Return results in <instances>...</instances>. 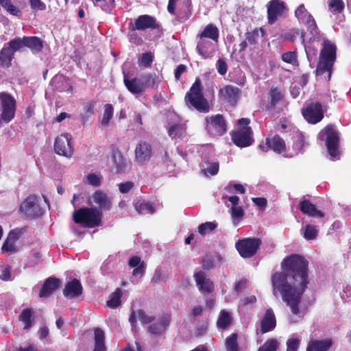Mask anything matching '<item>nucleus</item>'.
Here are the masks:
<instances>
[{
	"label": "nucleus",
	"mask_w": 351,
	"mask_h": 351,
	"mask_svg": "<svg viewBox=\"0 0 351 351\" xmlns=\"http://www.w3.org/2000/svg\"><path fill=\"white\" fill-rule=\"evenodd\" d=\"M171 320V315L169 313L165 314L162 316H161L158 323L161 326V327L163 328L164 330H166L167 327L169 325Z\"/></svg>",
	"instance_id": "obj_59"
},
{
	"label": "nucleus",
	"mask_w": 351,
	"mask_h": 351,
	"mask_svg": "<svg viewBox=\"0 0 351 351\" xmlns=\"http://www.w3.org/2000/svg\"><path fill=\"white\" fill-rule=\"evenodd\" d=\"M327 106H323L319 101L311 102L302 108V114L304 119L310 124H316L324 117V112Z\"/></svg>",
	"instance_id": "obj_7"
},
{
	"label": "nucleus",
	"mask_w": 351,
	"mask_h": 351,
	"mask_svg": "<svg viewBox=\"0 0 351 351\" xmlns=\"http://www.w3.org/2000/svg\"><path fill=\"white\" fill-rule=\"evenodd\" d=\"M24 232L25 228L13 230L9 232L7 239L15 243Z\"/></svg>",
	"instance_id": "obj_57"
},
{
	"label": "nucleus",
	"mask_w": 351,
	"mask_h": 351,
	"mask_svg": "<svg viewBox=\"0 0 351 351\" xmlns=\"http://www.w3.org/2000/svg\"><path fill=\"white\" fill-rule=\"evenodd\" d=\"M152 155V146L145 141H141L135 149V160L138 163L143 164L148 161Z\"/></svg>",
	"instance_id": "obj_19"
},
{
	"label": "nucleus",
	"mask_w": 351,
	"mask_h": 351,
	"mask_svg": "<svg viewBox=\"0 0 351 351\" xmlns=\"http://www.w3.org/2000/svg\"><path fill=\"white\" fill-rule=\"evenodd\" d=\"M288 8L282 0H271L267 4V23L273 25L278 18L286 15Z\"/></svg>",
	"instance_id": "obj_11"
},
{
	"label": "nucleus",
	"mask_w": 351,
	"mask_h": 351,
	"mask_svg": "<svg viewBox=\"0 0 351 351\" xmlns=\"http://www.w3.org/2000/svg\"><path fill=\"white\" fill-rule=\"evenodd\" d=\"M61 286L60 280L56 277L47 278L39 292L40 298H48Z\"/></svg>",
	"instance_id": "obj_23"
},
{
	"label": "nucleus",
	"mask_w": 351,
	"mask_h": 351,
	"mask_svg": "<svg viewBox=\"0 0 351 351\" xmlns=\"http://www.w3.org/2000/svg\"><path fill=\"white\" fill-rule=\"evenodd\" d=\"M217 226V223L215 221H207L201 223L198 226V233L202 236H204L206 234L211 233Z\"/></svg>",
	"instance_id": "obj_45"
},
{
	"label": "nucleus",
	"mask_w": 351,
	"mask_h": 351,
	"mask_svg": "<svg viewBox=\"0 0 351 351\" xmlns=\"http://www.w3.org/2000/svg\"><path fill=\"white\" fill-rule=\"evenodd\" d=\"M152 61H153V56L152 55L151 53L147 52V53H143L142 54L141 58V62L144 66H145V67L150 66Z\"/></svg>",
	"instance_id": "obj_60"
},
{
	"label": "nucleus",
	"mask_w": 351,
	"mask_h": 351,
	"mask_svg": "<svg viewBox=\"0 0 351 351\" xmlns=\"http://www.w3.org/2000/svg\"><path fill=\"white\" fill-rule=\"evenodd\" d=\"M96 101L94 100L88 101L83 108V112L80 114L82 123L84 125L90 117L95 114Z\"/></svg>",
	"instance_id": "obj_34"
},
{
	"label": "nucleus",
	"mask_w": 351,
	"mask_h": 351,
	"mask_svg": "<svg viewBox=\"0 0 351 351\" xmlns=\"http://www.w3.org/2000/svg\"><path fill=\"white\" fill-rule=\"evenodd\" d=\"M123 83L127 89L133 95L143 93L148 87H154L156 84V74L149 73L141 77L129 79L126 75L123 77Z\"/></svg>",
	"instance_id": "obj_4"
},
{
	"label": "nucleus",
	"mask_w": 351,
	"mask_h": 351,
	"mask_svg": "<svg viewBox=\"0 0 351 351\" xmlns=\"http://www.w3.org/2000/svg\"><path fill=\"white\" fill-rule=\"evenodd\" d=\"M304 23L306 25L307 30L311 35L310 40L313 42L315 40H319L320 36L319 29L313 17H311Z\"/></svg>",
	"instance_id": "obj_37"
},
{
	"label": "nucleus",
	"mask_w": 351,
	"mask_h": 351,
	"mask_svg": "<svg viewBox=\"0 0 351 351\" xmlns=\"http://www.w3.org/2000/svg\"><path fill=\"white\" fill-rule=\"evenodd\" d=\"M197 37L198 38L210 39L215 43H217L219 37V29L214 24L209 23L197 35Z\"/></svg>",
	"instance_id": "obj_29"
},
{
	"label": "nucleus",
	"mask_w": 351,
	"mask_h": 351,
	"mask_svg": "<svg viewBox=\"0 0 351 351\" xmlns=\"http://www.w3.org/2000/svg\"><path fill=\"white\" fill-rule=\"evenodd\" d=\"M225 346L227 351H239L238 335L232 333L228 336L226 339Z\"/></svg>",
	"instance_id": "obj_42"
},
{
	"label": "nucleus",
	"mask_w": 351,
	"mask_h": 351,
	"mask_svg": "<svg viewBox=\"0 0 351 351\" xmlns=\"http://www.w3.org/2000/svg\"><path fill=\"white\" fill-rule=\"evenodd\" d=\"M215 265V261L211 255H206L202 261V267L204 270L213 269Z\"/></svg>",
	"instance_id": "obj_54"
},
{
	"label": "nucleus",
	"mask_w": 351,
	"mask_h": 351,
	"mask_svg": "<svg viewBox=\"0 0 351 351\" xmlns=\"http://www.w3.org/2000/svg\"><path fill=\"white\" fill-rule=\"evenodd\" d=\"M326 136V145L330 156L332 158L339 156V134L332 124H328L322 130Z\"/></svg>",
	"instance_id": "obj_8"
},
{
	"label": "nucleus",
	"mask_w": 351,
	"mask_h": 351,
	"mask_svg": "<svg viewBox=\"0 0 351 351\" xmlns=\"http://www.w3.org/2000/svg\"><path fill=\"white\" fill-rule=\"evenodd\" d=\"M148 331L154 335H160L165 330L161 327V326H160V324L158 322H156L149 325V326L148 327Z\"/></svg>",
	"instance_id": "obj_61"
},
{
	"label": "nucleus",
	"mask_w": 351,
	"mask_h": 351,
	"mask_svg": "<svg viewBox=\"0 0 351 351\" xmlns=\"http://www.w3.org/2000/svg\"><path fill=\"white\" fill-rule=\"evenodd\" d=\"M104 332L100 328L94 330V348L93 351H106Z\"/></svg>",
	"instance_id": "obj_33"
},
{
	"label": "nucleus",
	"mask_w": 351,
	"mask_h": 351,
	"mask_svg": "<svg viewBox=\"0 0 351 351\" xmlns=\"http://www.w3.org/2000/svg\"><path fill=\"white\" fill-rule=\"evenodd\" d=\"M101 218V211L94 208L82 207L73 213V219L75 223L90 228L99 226Z\"/></svg>",
	"instance_id": "obj_3"
},
{
	"label": "nucleus",
	"mask_w": 351,
	"mask_h": 351,
	"mask_svg": "<svg viewBox=\"0 0 351 351\" xmlns=\"http://www.w3.org/2000/svg\"><path fill=\"white\" fill-rule=\"evenodd\" d=\"M332 339L312 340L308 342L306 346V351H328L332 347Z\"/></svg>",
	"instance_id": "obj_30"
},
{
	"label": "nucleus",
	"mask_w": 351,
	"mask_h": 351,
	"mask_svg": "<svg viewBox=\"0 0 351 351\" xmlns=\"http://www.w3.org/2000/svg\"><path fill=\"white\" fill-rule=\"evenodd\" d=\"M336 50L335 45L326 38L323 41V47L320 51L319 58L335 63Z\"/></svg>",
	"instance_id": "obj_27"
},
{
	"label": "nucleus",
	"mask_w": 351,
	"mask_h": 351,
	"mask_svg": "<svg viewBox=\"0 0 351 351\" xmlns=\"http://www.w3.org/2000/svg\"><path fill=\"white\" fill-rule=\"evenodd\" d=\"M186 125L184 123H177L171 125L168 129V134L171 138H181L186 134Z\"/></svg>",
	"instance_id": "obj_32"
},
{
	"label": "nucleus",
	"mask_w": 351,
	"mask_h": 351,
	"mask_svg": "<svg viewBox=\"0 0 351 351\" xmlns=\"http://www.w3.org/2000/svg\"><path fill=\"white\" fill-rule=\"evenodd\" d=\"M282 271L271 276L273 293L279 292L293 314L300 313L299 305L308 284V262L299 254H292L281 262Z\"/></svg>",
	"instance_id": "obj_1"
},
{
	"label": "nucleus",
	"mask_w": 351,
	"mask_h": 351,
	"mask_svg": "<svg viewBox=\"0 0 351 351\" xmlns=\"http://www.w3.org/2000/svg\"><path fill=\"white\" fill-rule=\"evenodd\" d=\"M269 95L271 97L270 104L266 107L267 110L274 108L278 103L283 99V94L278 87H273L270 89Z\"/></svg>",
	"instance_id": "obj_38"
},
{
	"label": "nucleus",
	"mask_w": 351,
	"mask_h": 351,
	"mask_svg": "<svg viewBox=\"0 0 351 351\" xmlns=\"http://www.w3.org/2000/svg\"><path fill=\"white\" fill-rule=\"evenodd\" d=\"M137 319L143 325L152 324L156 319L154 315H148L143 309L132 311L129 317V322L132 330L136 327Z\"/></svg>",
	"instance_id": "obj_20"
},
{
	"label": "nucleus",
	"mask_w": 351,
	"mask_h": 351,
	"mask_svg": "<svg viewBox=\"0 0 351 351\" xmlns=\"http://www.w3.org/2000/svg\"><path fill=\"white\" fill-rule=\"evenodd\" d=\"M92 200L101 210H109L111 208V198L101 190H97L93 194Z\"/></svg>",
	"instance_id": "obj_24"
},
{
	"label": "nucleus",
	"mask_w": 351,
	"mask_h": 351,
	"mask_svg": "<svg viewBox=\"0 0 351 351\" xmlns=\"http://www.w3.org/2000/svg\"><path fill=\"white\" fill-rule=\"evenodd\" d=\"M318 231L315 226L308 224L305 227L304 237L306 240H313L317 237Z\"/></svg>",
	"instance_id": "obj_48"
},
{
	"label": "nucleus",
	"mask_w": 351,
	"mask_h": 351,
	"mask_svg": "<svg viewBox=\"0 0 351 351\" xmlns=\"http://www.w3.org/2000/svg\"><path fill=\"white\" fill-rule=\"evenodd\" d=\"M231 215L234 223H238L243 218L244 211L241 206H232Z\"/></svg>",
	"instance_id": "obj_52"
},
{
	"label": "nucleus",
	"mask_w": 351,
	"mask_h": 351,
	"mask_svg": "<svg viewBox=\"0 0 351 351\" xmlns=\"http://www.w3.org/2000/svg\"><path fill=\"white\" fill-rule=\"evenodd\" d=\"M87 182L93 186H99L101 184V176L96 173H89L86 176Z\"/></svg>",
	"instance_id": "obj_53"
},
{
	"label": "nucleus",
	"mask_w": 351,
	"mask_h": 351,
	"mask_svg": "<svg viewBox=\"0 0 351 351\" xmlns=\"http://www.w3.org/2000/svg\"><path fill=\"white\" fill-rule=\"evenodd\" d=\"M259 32H261V36L265 34V30L262 28H255L251 32L245 33V39L248 42L249 45H255L257 43L258 38L259 36Z\"/></svg>",
	"instance_id": "obj_43"
},
{
	"label": "nucleus",
	"mask_w": 351,
	"mask_h": 351,
	"mask_svg": "<svg viewBox=\"0 0 351 351\" xmlns=\"http://www.w3.org/2000/svg\"><path fill=\"white\" fill-rule=\"evenodd\" d=\"M295 17L302 23L313 17V16L307 11L304 4L300 5L295 11Z\"/></svg>",
	"instance_id": "obj_44"
},
{
	"label": "nucleus",
	"mask_w": 351,
	"mask_h": 351,
	"mask_svg": "<svg viewBox=\"0 0 351 351\" xmlns=\"http://www.w3.org/2000/svg\"><path fill=\"white\" fill-rule=\"evenodd\" d=\"M122 296V291L121 289L117 288L115 291L110 295L109 300L106 302L107 306L111 308H117L121 304Z\"/></svg>",
	"instance_id": "obj_36"
},
{
	"label": "nucleus",
	"mask_w": 351,
	"mask_h": 351,
	"mask_svg": "<svg viewBox=\"0 0 351 351\" xmlns=\"http://www.w3.org/2000/svg\"><path fill=\"white\" fill-rule=\"evenodd\" d=\"M232 318L229 313L222 311L217 320V326L220 328L225 329L231 324Z\"/></svg>",
	"instance_id": "obj_46"
},
{
	"label": "nucleus",
	"mask_w": 351,
	"mask_h": 351,
	"mask_svg": "<svg viewBox=\"0 0 351 351\" xmlns=\"http://www.w3.org/2000/svg\"><path fill=\"white\" fill-rule=\"evenodd\" d=\"M334 65V62L327 61L319 58V61L317 65L315 73L317 75H322L325 73H328V79L330 78L332 74V69Z\"/></svg>",
	"instance_id": "obj_35"
},
{
	"label": "nucleus",
	"mask_w": 351,
	"mask_h": 351,
	"mask_svg": "<svg viewBox=\"0 0 351 351\" xmlns=\"http://www.w3.org/2000/svg\"><path fill=\"white\" fill-rule=\"evenodd\" d=\"M113 111L114 109L112 104H107L104 106V112L101 120V125H108L110 121L112 118Z\"/></svg>",
	"instance_id": "obj_47"
},
{
	"label": "nucleus",
	"mask_w": 351,
	"mask_h": 351,
	"mask_svg": "<svg viewBox=\"0 0 351 351\" xmlns=\"http://www.w3.org/2000/svg\"><path fill=\"white\" fill-rule=\"evenodd\" d=\"M300 341L296 338L289 339L287 341V351H298Z\"/></svg>",
	"instance_id": "obj_58"
},
{
	"label": "nucleus",
	"mask_w": 351,
	"mask_h": 351,
	"mask_svg": "<svg viewBox=\"0 0 351 351\" xmlns=\"http://www.w3.org/2000/svg\"><path fill=\"white\" fill-rule=\"evenodd\" d=\"M54 151L58 155L71 157L74 151L71 136L66 133L57 136L54 143Z\"/></svg>",
	"instance_id": "obj_14"
},
{
	"label": "nucleus",
	"mask_w": 351,
	"mask_h": 351,
	"mask_svg": "<svg viewBox=\"0 0 351 351\" xmlns=\"http://www.w3.org/2000/svg\"><path fill=\"white\" fill-rule=\"evenodd\" d=\"M328 7L333 13H340L344 9V3L342 0H330L328 3Z\"/></svg>",
	"instance_id": "obj_50"
},
{
	"label": "nucleus",
	"mask_w": 351,
	"mask_h": 351,
	"mask_svg": "<svg viewBox=\"0 0 351 351\" xmlns=\"http://www.w3.org/2000/svg\"><path fill=\"white\" fill-rule=\"evenodd\" d=\"M211 40L199 38L196 45V51L204 59L211 58L215 51V45Z\"/></svg>",
	"instance_id": "obj_21"
},
{
	"label": "nucleus",
	"mask_w": 351,
	"mask_h": 351,
	"mask_svg": "<svg viewBox=\"0 0 351 351\" xmlns=\"http://www.w3.org/2000/svg\"><path fill=\"white\" fill-rule=\"evenodd\" d=\"M194 279L196 285L202 293H211L214 291L213 281L206 277L205 272L199 271L195 273Z\"/></svg>",
	"instance_id": "obj_18"
},
{
	"label": "nucleus",
	"mask_w": 351,
	"mask_h": 351,
	"mask_svg": "<svg viewBox=\"0 0 351 351\" xmlns=\"http://www.w3.org/2000/svg\"><path fill=\"white\" fill-rule=\"evenodd\" d=\"M113 165L117 173L123 171L125 167V162L123 156L119 152H114L112 154Z\"/></svg>",
	"instance_id": "obj_41"
},
{
	"label": "nucleus",
	"mask_w": 351,
	"mask_h": 351,
	"mask_svg": "<svg viewBox=\"0 0 351 351\" xmlns=\"http://www.w3.org/2000/svg\"><path fill=\"white\" fill-rule=\"evenodd\" d=\"M266 144L270 149L277 154H282L286 151L285 141L278 134L266 138Z\"/></svg>",
	"instance_id": "obj_28"
},
{
	"label": "nucleus",
	"mask_w": 351,
	"mask_h": 351,
	"mask_svg": "<svg viewBox=\"0 0 351 351\" xmlns=\"http://www.w3.org/2000/svg\"><path fill=\"white\" fill-rule=\"evenodd\" d=\"M278 343L275 339H269L259 349V351H277Z\"/></svg>",
	"instance_id": "obj_49"
},
{
	"label": "nucleus",
	"mask_w": 351,
	"mask_h": 351,
	"mask_svg": "<svg viewBox=\"0 0 351 351\" xmlns=\"http://www.w3.org/2000/svg\"><path fill=\"white\" fill-rule=\"evenodd\" d=\"M1 250L3 252L13 253L17 251V247H16L14 242L6 239L2 245Z\"/></svg>",
	"instance_id": "obj_55"
},
{
	"label": "nucleus",
	"mask_w": 351,
	"mask_h": 351,
	"mask_svg": "<svg viewBox=\"0 0 351 351\" xmlns=\"http://www.w3.org/2000/svg\"><path fill=\"white\" fill-rule=\"evenodd\" d=\"M134 187L132 182H125L119 184V189L121 193H128Z\"/></svg>",
	"instance_id": "obj_64"
},
{
	"label": "nucleus",
	"mask_w": 351,
	"mask_h": 351,
	"mask_svg": "<svg viewBox=\"0 0 351 351\" xmlns=\"http://www.w3.org/2000/svg\"><path fill=\"white\" fill-rule=\"evenodd\" d=\"M206 129L210 136H221L226 132V123L222 114H215L205 119Z\"/></svg>",
	"instance_id": "obj_10"
},
{
	"label": "nucleus",
	"mask_w": 351,
	"mask_h": 351,
	"mask_svg": "<svg viewBox=\"0 0 351 351\" xmlns=\"http://www.w3.org/2000/svg\"><path fill=\"white\" fill-rule=\"evenodd\" d=\"M184 101L189 107H193L199 112H206L209 110V106L203 94V86L201 80L196 78L195 82L186 93Z\"/></svg>",
	"instance_id": "obj_2"
},
{
	"label": "nucleus",
	"mask_w": 351,
	"mask_h": 351,
	"mask_svg": "<svg viewBox=\"0 0 351 351\" xmlns=\"http://www.w3.org/2000/svg\"><path fill=\"white\" fill-rule=\"evenodd\" d=\"M19 51L24 47L29 48L33 51L39 52L43 48L42 40L36 36H23L22 38H14Z\"/></svg>",
	"instance_id": "obj_16"
},
{
	"label": "nucleus",
	"mask_w": 351,
	"mask_h": 351,
	"mask_svg": "<svg viewBox=\"0 0 351 351\" xmlns=\"http://www.w3.org/2000/svg\"><path fill=\"white\" fill-rule=\"evenodd\" d=\"M262 245V240L258 237H248L239 239L235 243V248L243 258L253 257Z\"/></svg>",
	"instance_id": "obj_6"
},
{
	"label": "nucleus",
	"mask_w": 351,
	"mask_h": 351,
	"mask_svg": "<svg viewBox=\"0 0 351 351\" xmlns=\"http://www.w3.org/2000/svg\"><path fill=\"white\" fill-rule=\"evenodd\" d=\"M282 60L289 64L295 65L298 63L297 53L295 51H288L282 54Z\"/></svg>",
	"instance_id": "obj_51"
},
{
	"label": "nucleus",
	"mask_w": 351,
	"mask_h": 351,
	"mask_svg": "<svg viewBox=\"0 0 351 351\" xmlns=\"http://www.w3.org/2000/svg\"><path fill=\"white\" fill-rule=\"evenodd\" d=\"M178 0H169L167 5V10L172 15L178 14L179 10L176 11Z\"/></svg>",
	"instance_id": "obj_62"
},
{
	"label": "nucleus",
	"mask_w": 351,
	"mask_h": 351,
	"mask_svg": "<svg viewBox=\"0 0 351 351\" xmlns=\"http://www.w3.org/2000/svg\"><path fill=\"white\" fill-rule=\"evenodd\" d=\"M161 25L154 16L148 14L138 16L134 21L130 23V29L132 31H145L147 29L159 30Z\"/></svg>",
	"instance_id": "obj_12"
},
{
	"label": "nucleus",
	"mask_w": 351,
	"mask_h": 351,
	"mask_svg": "<svg viewBox=\"0 0 351 351\" xmlns=\"http://www.w3.org/2000/svg\"><path fill=\"white\" fill-rule=\"evenodd\" d=\"M276 326L275 315L272 309L266 310L265 315L261 322V333L265 334L273 330Z\"/></svg>",
	"instance_id": "obj_26"
},
{
	"label": "nucleus",
	"mask_w": 351,
	"mask_h": 351,
	"mask_svg": "<svg viewBox=\"0 0 351 351\" xmlns=\"http://www.w3.org/2000/svg\"><path fill=\"white\" fill-rule=\"evenodd\" d=\"M0 104L1 108L0 121L8 123L15 117L16 101L10 93L0 92Z\"/></svg>",
	"instance_id": "obj_5"
},
{
	"label": "nucleus",
	"mask_w": 351,
	"mask_h": 351,
	"mask_svg": "<svg viewBox=\"0 0 351 351\" xmlns=\"http://www.w3.org/2000/svg\"><path fill=\"white\" fill-rule=\"evenodd\" d=\"M217 72L221 75H224L228 71V64L224 59L219 58L216 62Z\"/></svg>",
	"instance_id": "obj_56"
},
{
	"label": "nucleus",
	"mask_w": 351,
	"mask_h": 351,
	"mask_svg": "<svg viewBox=\"0 0 351 351\" xmlns=\"http://www.w3.org/2000/svg\"><path fill=\"white\" fill-rule=\"evenodd\" d=\"M19 320L23 323V330H29L35 322L33 311L29 308H24L19 316Z\"/></svg>",
	"instance_id": "obj_31"
},
{
	"label": "nucleus",
	"mask_w": 351,
	"mask_h": 351,
	"mask_svg": "<svg viewBox=\"0 0 351 351\" xmlns=\"http://www.w3.org/2000/svg\"><path fill=\"white\" fill-rule=\"evenodd\" d=\"M19 211L27 219L37 218L43 214V209L38 203V197L34 195L27 197L23 201L20 206Z\"/></svg>",
	"instance_id": "obj_9"
},
{
	"label": "nucleus",
	"mask_w": 351,
	"mask_h": 351,
	"mask_svg": "<svg viewBox=\"0 0 351 351\" xmlns=\"http://www.w3.org/2000/svg\"><path fill=\"white\" fill-rule=\"evenodd\" d=\"M135 208L139 214H153L155 212L154 204L143 200H138L135 204Z\"/></svg>",
	"instance_id": "obj_39"
},
{
	"label": "nucleus",
	"mask_w": 351,
	"mask_h": 351,
	"mask_svg": "<svg viewBox=\"0 0 351 351\" xmlns=\"http://www.w3.org/2000/svg\"><path fill=\"white\" fill-rule=\"evenodd\" d=\"M0 5L10 15L21 17L22 12L16 6L14 5L11 0H0Z\"/></svg>",
	"instance_id": "obj_40"
},
{
	"label": "nucleus",
	"mask_w": 351,
	"mask_h": 351,
	"mask_svg": "<svg viewBox=\"0 0 351 351\" xmlns=\"http://www.w3.org/2000/svg\"><path fill=\"white\" fill-rule=\"evenodd\" d=\"M18 51L19 49L14 38L6 43L0 50V67H10L14 58V53Z\"/></svg>",
	"instance_id": "obj_15"
},
{
	"label": "nucleus",
	"mask_w": 351,
	"mask_h": 351,
	"mask_svg": "<svg viewBox=\"0 0 351 351\" xmlns=\"http://www.w3.org/2000/svg\"><path fill=\"white\" fill-rule=\"evenodd\" d=\"M31 8L33 10H45L46 9L45 4L41 0H29Z\"/></svg>",
	"instance_id": "obj_63"
},
{
	"label": "nucleus",
	"mask_w": 351,
	"mask_h": 351,
	"mask_svg": "<svg viewBox=\"0 0 351 351\" xmlns=\"http://www.w3.org/2000/svg\"><path fill=\"white\" fill-rule=\"evenodd\" d=\"M241 90L238 87L226 85L219 90V96L231 106H236L240 97Z\"/></svg>",
	"instance_id": "obj_17"
},
{
	"label": "nucleus",
	"mask_w": 351,
	"mask_h": 351,
	"mask_svg": "<svg viewBox=\"0 0 351 351\" xmlns=\"http://www.w3.org/2000/svg\"><path fill=\"white\" fill-rule=\"evenodd\" d=\"M252 130L250 127H243L230 133L233 143L239 147H246L254 143Z\"/></svg>",
	"instance_id": "obj_13"
},
{
	"label": "nucleus",
	"mask_w": 351,
	"mask_h": 351,
	"mask_svg": "<svg viewBox=\"0 0 351 351\" xmlns=\"http://www.w3.org/2000/svg\"><path fill=\"white\" fill-rule=\"evenodd\" d=\"M83 287L79 280L73 278L67 282L63 289V294L67 298H75L82 294Z\"/></svg>",
	"instance_id": "obj_22"
},
{
	"label": "nucleus",
	"mask_w": 351,
	"mask_h": 351,
	"mask_svg": "<svg viewBox=\"0 0 351 351\" xmlns=\"http://www.w3.org/2000/svg\"><path fill=\"white\" fill-rule=\"evenodd\" d=\"M300 210L304 215L315 218H323L324 213L318 210L315 205L311 203L309 200L302 199L299 204Z\"/></svg>",
	"instance_id": "obj_25"
}]
</instances>
